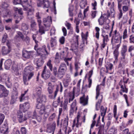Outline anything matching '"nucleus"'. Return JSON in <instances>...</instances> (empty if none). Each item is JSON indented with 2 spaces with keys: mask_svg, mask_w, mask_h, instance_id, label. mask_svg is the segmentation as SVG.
Wrapping results in <instances>:
<instances>
[{
  "mask_svg": "<svg viewBox=\"0 0 134 134\" xmlns=\"http://www.w3.org/2000/svg\"><path fill=\"white\" fill-rule=\"evenodd\" d=\"M33 53L32 51H28L26 50L23 51V57L26 58H29L31 56V54Z\"/></svg>",
  "mask_w": 134,
  "mask_h": 134,
  "instance_id": "obj_16",
  "label": "nucleus"
},
{
  "mask_svg": "<svg viewBox=\"0 0 134 134\" xmlns=\"http://www.w3.org/2000/svg\"><path fill=\"white\" fill-rule=\"evenodd\" d=\"M44 59L40 57V58H37L35 60L36 64L38 67H41L43 64L44 62L43 59Z\"/></svg>",
  "mask_w": 134,
  "mask_h": 134,
  "instance_id": "obj_17",
  "label": "nucleus"
},
{
  "mask_svg": "<svg viewBox=\"0 0 134 134\" xmlns=\"http://www.w3.org/2000/svg\"><path fill=\"white\" fill-rule=\"evenodd\" d=\"M37 5L38 7H43L44 9H47V12L48 11V8L50 7V3L48 0H38Z\"/></svg>",
  "mask_w": 134,
  "mask_h": 134,
  "instance_id": "obj_5",
  "label": "nucleus"
},
{
  "mask_svg": "<svg viewBox=\"0 0 134 134\" xmlns=\"http://www.w3.org/2000/svg\"><path fill=\"white\" fill-rule=\"evenodd\" d=\"M129 40L130 43H134V36L132 35H131L130 36Z\"/></svg>",
  "mask_w": 134,
  "mask_h": 134,
  "instance_id": "obj_64",
  "label": "nucleus"
},
{
  "mask_svg": "<svg viewBox=\"0 0 134 134\" xmlns=\"http://www.w3.org/2000/svg\"><path fill=\"white\" fill-rule=\"evenodd\" d=\"M5 116L2 113L0 114V125L3 122V120L4 119Z\"/></svg>",
  "mask_w": 134,
  "mask_h": 134,
  "instance_id": "obj_48",
  "label": "nucleus"
},
{
  "mask_svg": "<svg viewBox=\"0 0 134 134\" xmlns=\"http://www.w3.org/2000/svg\"><path fill=\"white\" fill-rule=\"evenodd\" d=\"M50 75V71L47 69V67L45 66L42 74V77L44 79H47L49 77Z\"/></svg>",
  "mask_w": 134,
  "mask_h": 134,
  "instance_id": "obj_10",
  "label": "nucleus"
},
{
  "mask_svg": "<svg viewBox=\"0 0 134 134\" xmlns=\"http://www.w3.org/2000/svg\"><path fill=\"white\" fill-rule=\"evenodd\" d=\"M13 3L14 4H21L22 2H23V0H13Z\"/></svg>",
  "mask_w": 134,
  "mask_h": 134,
  "instance_id": "obj_52",
  "label": "nucleus"
},
{
  "mask_svg": "<svg viewBox=\"0 0 134 134\" xmlns=\"http://www.w3.org/2000/svg\"><path fill=\"white\" fill-rule=\"evenodd\" d=\"M7 87L9 88H11L12 87V84L9 81V80H7L5 82Z\"/></svg>",
  "mask_w": 134,
  "mask_h": 134,
  "instance_id": "obj_51",
  "label": "nucleus"
},
{
  "mask_svg": "<svg viewBox=\"0 0 134 134\" xmlns=\"http://www.w3.org/2000/svg\"><path fill=\"white\" fill-rule=\"evenodd\" d=\"M34 69V68L32 66H27L24 70L23 76V82L25 85H27L28 83L27 82L28 80H30L34 75L33 72H30L28 71H31V70Z\"/></svg>",
  "mask_w": 134,
  "mask_h": 134,
  "instance_id": "obj_2",
  "label": "nucleus"
},
{
  "mask_svg": "<svg viewBox=\"0 0 134 134\" xmlns=\"http://www.w3.org/2000/svg\"><path fill=\"white\" fill-rule=\"evenodd\" d=\"M2 16L5 18L7 16L10 15L11 14V11L9 9L4 10L2 12Z\"/></svg>",
  "mask_w": 134,
  "mask_h": 134,
  "instance_id": "obj_27",
  "label": "nucleus"
},
{
  "mask_svg": "<svg viewBox=\"0 0 134 134\" xmlns=\"http://www.w3.org/2000/svg\"><path fill=\"white\" fill-rule=\"evenodd\" d=\"M99 24L100 25H103L104 22V19L102 17H100L98 20Z\"/></svg>",
  "mask_w": 134,
  "mask_h": 134,
  "instance_id": "obj_57",
  "label": "nucleus"
},
{
  "mask_svg": "<svg viewBox=\"0 0 134 134\" xmlns=\"http://www.w3.org/2000/svg\"><path fill=\"white\" fill-rule=\"evenodd\" d=\"M9 91L7 90L6 88L0 94V97H7L9 94Z\"/></svg>",
  "mask_w": 134,
  "mask_h": 134,
  "instance_id": "obj_25",
  "label": "nucleus"
},
{
  "mask_svg": "<svg viewBox=\"0 0 134 134\" xmlns=\"http://www.w3.org/2000/svg\"><path fill=\"white\" fill-rule=\"evenodd\" d=\"M57 44V41L56 40L52 38L51 40V47H53L55 46Z\"/></svg>",
  "mask_w": 134,
  "mask_h": 134,
  "instance_id": "obj_37",
  "label": "nucleus"
},
{
  "mask_svg": "<svg viewBox=\"0 0 134 134\" xmlns=\"http://www.w3.org/2000/svg\"><path fill=\"white\" fill-rule=\"evenodd\" d=\"M59 41L61 44H64L65 41V38L64 36L60 38Z\"/></svg>",
  "mask_w": 134,
  "mask_h": 134,
  "instance_id": "obj_58",
  "label": "nucleus"
},
{
  "mask_svg": "<svg viewBox=\"0 0 134 134\" xmlns=\"http://www.w3.org/2000/svg\"><path fill=\"white\" fill-rule=\"evenodd\" d=\"M123 56H122V57L121 58V60L120 62L121 63H122V64L123 65L126 64L127 63V60L125 59V56H124V58H123Z\"/></svg>",
  "mask_w": 134,
  "mask_h": 134,
  "instance_id": "obj_45",
  "label": "nucleus"
},
{
  "mask_svg": "<svg viewBox=\"0 0 134 134\" xmlns=\"http://www.w3.org/2000/svg\"><path fill=\"white\" fill-rule=\"evenodd\" d=\"M24 10H26V13L28 19L32 20L33 18V15L34 12V9L32 7L31 8L26 7L24 8Z\"/></svg>",
  "mask_w": 134,
  "mask_h": 134,
  "instance_id": "obj_6",
  "label": "nucleus"
},
{
  "mask_svg": "<svg viewBox=\"0 0 134 134\" xmlns=\"http://www.w3.org/2000/svg\"><path fill=\"white\" fill-rule=\"evenodd\" d=\"M12 64V62L10 59H9L6 60L4 64L5 69L7 70L9 69Z\"/></svg>",
  "mask_w": 134,
  "mask_h": 134,
  "instance_id": "obj_22",
  "label": "nucleus"
},
{
  "mask_svg": "<svg viewBox=\"0 0 134 134\" xmlns=\"http://www.w3.org/2000/svg\"><path fill=\"white\" fill-rule=\"evenodd\" d=\"M121 2H118V9L120 12V13L119 14V19H120L122 16V10L121 9Z\"/></svg>",
  "mask_w": 134,
  "mask_h": 134,
  "instance_id": "obj_31",
  "label": "nucleus"
},
{
  "mask_svg": "<svg viewBox=\"0 0 134 134\" xmlns=\"http://www.w3.org/2000/svg\"><path fill=\"white\" fill-rule=\"evenodd\" d=\"M107 108L105 109L102 105L101 106L100 109V112L101 113V115L102 116H104L107 111Z\"/></svg>",
  "mask_w": 134,
  "mask_h": 134,
  "instance_id": "obj_32",
  "label": "nucleus"
},
{
  "mask_svg": "<svg viewBox=\"0 0 134 134\" xmlns=\"http://www.w3.org/2000/svg\"><path fill=\"white\" fill-rule=\"evenodd\" d=\"M31 26L32 28H33L37 25L36 23L34 20H32L31 21Z\"/></svg>",
  "mask_w": 134,
  "mask_h": 134,
  "instance_id": "obj_54",
  "label": "nucleus"
},
{
  "mask_svg": "<svg viewBox=\"0 0 134 134\" xmlns=\"http://www.w3.org/2000/svg\"><path fill=\"white\" fill-rule=\"evenodd\" d=\"M60 88V92H62L63 87L61 83L59 85H52L50 82L49 83L47 91L50 94L48 96V97L51 99L55 98Z\"/></svg>",
  "mask_w": 134,
  "mask_h": 134,
  "instance_id": "obj_1",
  "label": "nucleus"
},
{
  "mask_svg": "<svg viewBox=\"0 0 134 134\" xmlns=\"http://www.w3.org/2000/svg\"><path fill=\"white\" fill-rule=\"evenodd\" d=\"M68 116H66V117L64 118V121L63 126L65 127L66 128L68 124Z\"/></svg>",
  "mask_w": 134,
  "mask_h": 134,
  "instance_id": "obj_39",
  "label": "nucleus"
},
{
  "mask_svg": "<svg viewBox=\"0 0 134 134\" xmlns=\"http://www.w3.org/2000/svg\"><path fill=\"white\" fill-rule=\"evenodd\" d=\"M36 95L39 97L41 93L42 89L41 87H38L36 88L35 90Z\"/></svg>",
  "mask_w": 134,
  "mask_h": 134,
  "instance_id": "obj_34",
  "label": "nucleus"
},
{
  "mask_svg": "<svg viewBox=\"0 0 134 134\" xmlns=\"http://www.w3.org/2000/svg\"><path fill=\"white\" fill-rule=\"evenodd\" d=\"M86 5V4L85 1H82L80 3V6L81 8H84Z\"/></svg>",
  "mask_w": 134,
  "mask_h": 134,
  "instance_id": "obj_50",
  "label": "nucleus"
},
{
  "mask_svg": "<svg viewBox=\"0 0 134 134\" xmlns=\"http://www.w3.org/2000/svg\"><path fill=\"white\" fill-rule=\"evenodd\" d=\"M48 111H50V110L49 109L48 111L46 110L45 111L44 115V119H46L48 116L49 113V112H48Z\"/></svg>",
  "mask_w": 134,
  "mask_h": 134,
  "instance_id": "obj_55",
  "label": "nucleus"
},
{
  "mask_svg": "<svg viewBox=\"0 0 134 134\" xmlns=\"http://www.w3.org/2000/svg\"><path fill=\"white\" fill-rule=\"evenodd\" d=\"M100 88L99 87V85H97L96 89V99H97L99 98L98 101L96 102V109L97 110H98L100 107V104L102 101L103 96L100 94Z\"/></svg>",
  "mask_w": 134,
  "mask_h": 134,
  "instance_id": "obj_3",
  "label": "nucleus"
},
{
  "mask_svg": "<svg viewBox=\"0 0 134 134\" xmlns=\"http://www.w3.org/2000/svg\"><path fill=\"white\" fill-rule=\"evenodd\" d=\"M66 78L63 80V83L65 87H67L69 85V83L71 81L70 75L68 74L66 75Z\"/></svg>",
  "mask_w": 134,
  "mask_h": 134,
  "instance_id": "obj_18",
  "label": "nucleus"
},
{
  "mask_svg": "<svg viewBox=\"0 0 134 134\" xmlns=\"http://www.w3.org/2000/svg\"><path fill=\"white\" fill-rule=\"evenodd\" d=\"M128 37V36L127 35V30L125 29L124 30L123 35V38L124 39L127 38Z\"/></svg>",
  "mask_w": 134,
  "mask_h": 134,
  "instance_id": "obj_59",
  "label": "nucleus"
},
{
  "mask_svg": "<svg viewBox=\"0 0 134 134\" xmlns=\"http://www.w3.org/2000/svg\"><path fill=\"white\" fill-rule=\"evenodd\" d=\"M110 134H116L117 132V130L114 126L112 127L109 130Z\"/></svg>",
  "mask_w": 134,
  "mask_h": 134,
  "instance_id": "obj_38",
  "label": "nucleus"
},
{
  "mask_svg": "<svg viewBox=\"0 0 134 134\" xmlns=\"http://www.w3.org/2000/svg\"><path fill=\"white\" fill-rule=\"evenodd\" d=\"M8 38V36L6 33H5L3 35L2 41L3 42H5Z\"/></svg>",
  "mask_w": 134,
  "mask_h": 134,
  "instance_id": "obj_53",
  "label": "nucleus"
},
{
  "mask_svg": "<svg viewBox=\"0 0 134 134\" xmlns=\"http://www.w3.org/2000/svg\"><path fill=\"white\" fill-rule=\"evenodd\" d=\"M47 66L49 67L50 70H52L53 69V65L51 63V60H49L47 63Z\"/></svg>",
  "mask_w": 134,
  "mask_h": 134,
  "instance_id": "obj_42",
  "label": "nucleus"
},
{
  "mask_svg": "<svg viewBox=\"0 0 134 134\" xmlns=\"http://www.w3.org/2000/svg\"><path fill=\"white\" fill-rule=\"evenodd\" d=\"M37 53L38 55H40V57H42L43 59H45L48 55L49 54V53L46 50V46L45 45L41 47H39Z\"/></svg>",
  "mask_w": 134,
  "mask_h": 134,
  "instance_id": "obj_4",
  "label": "nucleus"
},
{
  "mask_svg": "<svg viewBox=\"0 0 134 134\" xmlns=\"http://www.w3.org/2000/svg\"><path fill=\"white\" fill-rule=\"evenodd\" d=\"M8 129L6 127H1L0 128V130L1 131V132L2 133H5L6 132H8L7 131Z\"/></svg>",
  "mask_w": 134,
  "mask_h": 134,
  "instance_id": "obj_60",
  "label": "nucleus"
},
{
  "mask_svg": "<svg viewBox=\"0 0 134 134\" xmlns=\"http://www.w3.org/2000/svg\"><path fill=\"white\" fill-rule=\"evenodd\" d=\"M18 93L17 91H13L12 92V94L11 96V99L10 103L13 104L16 101L18 98Z\"/></svg>",
  "mask_w": 134,
  "mask_h": 134,
  "instance_id": "obj_15",
  "label": "nucleus"
},
{
  "mask_svg": "<svg viewBox=\"0 0 134 134\" xmlns=\"http://www.w3.org/2000/svg\"><path fill=\"white\" fill-rule=\"evenodd\" d=\"M30 108V104L29 102L24 103L23 105H20V110L25 112L27 111Z\"/></svg>",
  "mask_w": 134,
  "mask_h": 134,
  "instance_id": "obj_13",
  "label": "nucleus"
},
{
  "mask_svg": "<svg viewBox=\"0 0 134 134\" xmlns=\"http://www.w3.org/2000/svg\"><path fill=\"white\" fill-rule=\"evenodd\" d=\"M28 26L25 23H23L22 25L21 29L24 31L28 30Z\"/></svg>",
  "mask_w": 134,
  "mask_h": 134,
  "instance_id": "obj_41",
  "label": "nucleus"
},
{
  "mask_svg": "<svg viewBox=\"0 0 134 134\" xmlns=\"http://www.w3.org/2000/svg\"><path fill=\"white\" fill-rule=\"evenodd\" d=\"M95 30L97 32L96 34V37L97 39H98L99 38V32L100 31V29L98 27H95Z\"/></svg>",
  "mask_w": 134,
  "mask_h": 134,
  "instance_id": "obj_43",
  "label": "nucleus"
},
{
  "mask_svg": "<svg viewBox=\"0 0 134 134\" xmlns=\"http://www.w3.org/2000/svg\"><path fill=\"white\" fill-rule=\"evenodd\" d=\"M56 114L55 113L52 114L49 117L48 120L50 121H52L54 120L55 118Z\"/></svg>",
  "mask_w": 134,
  "mask_h": 134,
  "instance_id": "obj_47",
  "label": "nucleus"
},
{
  "mask_svg": "<svg viewBox=\"0 0 134 134\" xmlns=\"http://www.w3.org/2000/svg\"><path fill=\"white\" fill-rule=\"evenodd\" d=\"M46 100V96L44 95H42L41 97H39L37 99V101L38 103H41V102H45Z\"/></svg>",
  "mask_w": 134,
  "mask_h": 134,
  "instance_id": "obj_23",
  "label": "nucleus"
},
{
  "mask_svg": "<svg viewBox=\"0 0 134 134\" xmlns=\"http://www.w3.org/2000/svg\"><path fill=\"white\" fill-rule=\"evenodd\" d=\"M129 80L128 79L125 80L124 79L123 85H122L123 82L121 81L119 82V84L121 86V90L123 92H127V89L126 87V86L125 84L127 83L128 81Z\"/></svg>",
  "mask_w": 134,
  "mask_h": 134,
  "instance_id": "obj_14",
  "label": "nucleus"
},
{
  "mask_svg": "<svg viewBox=\"0 0 134 134\" xmlns=\"http://www.w3.org/2000/svg\"><path fill=\"white\" fill-rule=\"evenodd\" d=\"M128 51L130 52L131 56H133L134 55V47L132 46H130L129 47Z\"/></svg>",
  "mask_w": 134,
  "mask_h": 134,
  "instance_id": "obj_35",
  "label": "nucleus"
},
{
  "mask_svg": "<svg viewBox=\"0 0 134 134\" xmlns=\"http://www.w3.org/2000/svg\"><path fill=\"white\" fill-rule=\"evenodd\" d=\"M68 102V100L66 99L64 100V103L61 104L60 106L63 108L64 109L66 110V109L67 107V105Z\"/></svg>",
  "mask_w": 134,
  "mask_h": 134,
  "instance_id": "obj_33",
  "label": "nucleus"
},
{
  "mask_svg": "<svg viewBox=\"0 0 134 134\" xmlns=\"http://www.w3.org/2000/svg\"><path fill=\"white\" fill-rule=\"evenodd\" d=\"M71 107L72 108H74L75 109V110L77 109V108L76 107V100H75L72 103Z\"/></svg>",
  "mask_w": 134,
  "mask_h": 134,
  "instance_id": "obj_56",
  "label": "nucleus"
},
{
  "mask_svg": "<svg viewBox=\"0 0 134 134\" xmlns=\"http://www.w3.org/2000/svg\"><path fill=\"white\" fill-rule=\"evenodd\" d=\"M116 110L117 107L116 105H114L113 110L114 116V118H116V120H117L118 119V117H116Z\"/></svg>",
  "mask_w": 134,
  "mask_h": 134,
  "instance_id": "obj_46",
  "label": "nucleus"
},
{
  "mask_svg": "<svg viewBox=\"0 0 134 134\" xmlns=\"http://www.w3.org/2000/svg\"><path fill=\"white\" fill-rule=\"evenodd\" d=\"M56 127V123L54 122L51 125L48 124L46 132L49 133H54Z\"/></svg>",
  "mask_w": 134,
  "mask_h": 134,
  "instance_id": "obj_11",
  "label": "nucleus"
},
{
  "mask_svg": "<svg viewBox=\"0 0 134 134\" xmlns=\"http://www.w3.org/2000/svg\"><path fill=\"white\" fill-rule=\"evenodd\" d=\"M51 71L53 72V73L55 76H56L58 72H57V68L56 67H54L52 69V70Z\"/></svg>",
  "mask_w": 134,
  "mask_h": 134,
  "instance_id": "obj_49",
  "label": "nucleus"
},
{
  "mask_svg": "<svg viewBox=\"0 0 134 134\" xmlns=\"http://www.w3.org/2000/svg\"><path fill=\"white\" fill-rule=\"evenodd\" d=\"M66 72L58 69L57 73V77L59 79H62L65 75Z\"/></svg>",
  "mask_w": 134,
  "mask_h": 134,
  "instance_id": "obj_28",
  "label": "nucleus"
},
{
  "mask_svg": "<svg viewBox=\"0 0 134 134\" xmlns=\"http://www.w3.org/2000/svg\"><path fill=\"white\" fill-rule=\"evenodd\" d=\"M36 107L37 109L40 110L39 113L40 115L43 114L47 110L45 106L41 103H38L37 104Z\"/></svg>",
  "mask_w": 134,
  "mask_h": 134,
  "instance_id": "obj_12",
  "label": "nucleus"
},
{
  "mask_svg": "<svg viewBox=\"0 0 134 134\" xmlns=\"http://www.w3.org/2000/svg\"><path fill=\"white\" fill-rule=\"evenodd\" d=\"M1 51L2 54L3 55H7L10 52L9 47L3 46L2 48Z\"/></svg>",
  "mask_w": 134,
  "mask_h": 134,
  "instance_id": "obj_21",
  "label": "nucleus"
},
{
  "mask_svg": "<svg viewBox=\"0 0 134 134\" xmlns=\"http://www.w3.org/2000/svg\"><path fill=\"white\" fill-rule=\"evenodd\" d=\"M128 9L129 7L127 5L123 6L122 8L123 12H125L127 11L128 10Z\"/></svg>",
  "mask_w": 134,
  "mask_h": 134,
  "instance_id": "obj_61",
  "label": "nucleus"
},
{
  "mask_svg": "<svg viewBox=\"0 0 134 134\" xmlns=\"http://www.w3.org/2000/svg\"><path fill=\"white\" fill-rule=\"evenodd\" d=\"M39 31L41 35L44 34L45 31H48L49 29V28L46 27L42 25L39 26Z\"/></svg>",
  "mask_w": 134,
  "mask_h": 134,
  "instance_id": "obj_20",
  "label": "nucleus"
},
{
  "mask_svg": "<svg viewBox=\"0 0 134 134\" xmlns=\"http://www.w3.org/2000/svg\"><path fill=\"white\" fill-rule=\"evenodd\" d=\"M83 96L80 98V102L81 103H82L84 105H87L88 102V99L87 98H85Z\"/></svg>",
  "mask_w": 134,
  "mask_h": 134,
  "instance_id": "obj_29",
  "label": "nucleus"
},
{
  "mask_svg": "<svg viewBox=\"0 0 134 134\" xmlns=\"http://www.w3.org/2000/svg\"><path fill=\"white\" fill-rule=\"evenodd\" d=\"M121 38L122 37L120 36L119 33L117 32V30H115L114 32L112 38L114 39V41L115 42L118 43L120 42Z\"/></svg>",
  "mask_w": 134,
  "mask_h": 134,
  "instance_id": "obj_9",
  "label": "nucleus"
},
{
  "mask_svg": "<svg viewBox=\"0 0 134 134\" xmlns=\"http://www.w3.org/2000/svg\"><path fill=\"white\" fill-rule=\"evenodd\" d=\"M63 98L62 97L60 98L59 97L57 99V102L58 103H61V104L63 102Z\"/></svg>",
  "mask_w": 134,
  "mask_h": 134,
  "instance_id": "obj_63",
  "label": "nucleus"
},
{
  "mask_svg": "<svg viewBox=\"0 0 134 134\" xmlns=\"http://www.w3.org/2000/svg\"><path fill=\"white\" fill-rule=\"evenodd\" d=\"M43 25L46 27L49 28L51 24L52 20L50 16H48L47 18H44L43 19Z\"/></svg>",
  "mask_w": 134,
  "mask_h": 134,
  "instance_id": "obj_8",
  "label": "nucleus"
},
{
  "mask_svg": "<svg viewBox=\"0 0 134 134\" xmlns=\"http://www.w3.org/2000/svg\"><path fill=\"white\" fill-rule=\"evenodd\" d=\"M58 69L66 72L67 69L66 66L65 64L61 63Z\"/></svg>",
  "mask_w": 134,
  "mask_h": 134,
  "instance_id": "obj_30",
  "label": "nucleus"
},
{
  "mask_svg": "<svg viewBox=\"0 0 134 134\" xmlns=\"http://www.w3.org/2000/svg\"><path fill=\"white\" fill-rule=\"evenodd\" d=\"M127 51V46L126 45H123L121 51L122 56H123V58H124V56H126V53Z\"/></svg>",
  "mask_w": 134,
  "mask_h": 134,
  "instance_id": "obj_24",
  "label": "nucleus"
},
{
  "mask_svg": "<svg viewBox=\"0 0 134 134\" xmlns=\"http://www.w3.org/2000/svg\"><path fill=\"white\" fill-rule=\"evenodd\" d=\"M113 67V65L109 63H108L106 65V67L107 69L111 70Z\"/></svg>",
  "mask_w": 134,
  "mask_h": 134,
  "instance_id": "obj_44",
  "label": "nucleus"
},
{
  "mask_svg": "<svg viewBox=\"0 0 134 134\" xmlns=\"http://www.w3.org/2000/svg\"><path fill=\"white\" fill-rule=\"evenodd\" d=\"M12 69L14 72V73L16 75H19L20 74L18 71V66L15 64H13L12 67Z\"/></svg>",
  "mask_w": 134,
  "mask_h": 134,
  "instance_id": "obj_26",
  "label": "nucleus"
},
{
  "mask_svg": "<svg viewBox=\"0 0 134 134\" xmlns=\"http://www.w3.org/2000/svg\"><path fill=\"white\" fill-rule=\"evenodd\" d=\"M8 6V4L5 2H3L1 5V7L4 9V10L7 9Z\"/></svg>",
  "mask_w": 134,
  "mask_h": 134,
  "instance_id": "obj_40",
  "label": "nucleus"
},
{
  "mask_svg": "<svg viewBox=\"0 0 134 134\" xmlns=\"http://www.w3.org/2000/svg\"><path fill=\"white\" fill-rule=\"evenodd\" d=\"M21 131L22 134H26L27 131L25 128L24 127H22L21 129Z\"/></svg>",
  "mask_w": 134,
  "mask_h": 134,
  "instance_id": "obj_62",
  "label": "nucleus"
},
{
  "mask_svg": "<svg viewBox=\"0 0 134 134\" xmlns=\"http://www.w3.org/2000/svg\"><path fill=\"white\" fill-rule=\"evenodd\" d=\"M22 111L19 110L17 112V118L19 122L20 123H21L26 121L27 118V115L23 114Z\"/></svg>",
  "mask_w": 134,
  "mask_h": 134,
  "instance_id": "obj_7",
  "label": "nucleus"
},
{
  "mask_svg": "<svg viewBox=\"0 0 134 134\" xmlns=\"http://www.w3.org/2000/svg\"><path fill=\"white\" fill-rule=\"evenodd\" d=\"M74 10V7L72 5L69 6V15L70 16L72 17L73 16V13L72 12Z\"/></svg>",
  "mask_w": 134,
  "mask_h": 134,
  "instance_id": "obj_36",
  "label": "nucleus"
},
{
  "mask_svg": "<svg viewBox=\"0 0 134 134\" xmlns=\"http://www.w3.org/2000/svg\"><path fill=\"white\" fill-rule=\"evenodd\" d=\"M9 78L6 74H2L0 76V83H5L7 80L8 81Z\"/></svg>",
  "mask_w": 134,
  "mask_h": 134,
  "instance_id": "obj_19",
  "label": "nucleus"
}]
</instances>
